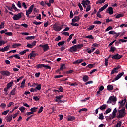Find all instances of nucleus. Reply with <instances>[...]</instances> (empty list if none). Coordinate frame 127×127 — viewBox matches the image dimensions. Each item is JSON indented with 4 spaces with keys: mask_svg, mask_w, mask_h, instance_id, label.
<instances>
[{
    "mask_svg": "<svg viewBox=\"0 0 127 127\" xmlns=\"http://www.w3.org/2000/svg\"><path fill=\"white\" fill-rule=\"evenodd\" d=\"M18 26H23L25 28H27L28 27V25L27 24H22L21 25H18Z\"/></svg>",
    "mask_w": 127,
    "mask_h": 127,
    "instance_id": "nucleus-38",
    "label": "nucleus"
},
{
    "mask_svg": "<svg viewBox=\"0 0 127 127\" xmlns=\"http://www.w3.org/2000/svg\"><path fill=\"white\" fill-rule=\"evenodd\" d=\"M64 44H65V41H63L58 43L57 45H58V46H60L61 45H64Z\"/></svg>",
    "mask_w": 127,
    "mask_h": 127,
    "instance_id": "nucleus-32",
    "label": "nucleus"
},
{
    "mask_svg": "<svg viewBox=\"0 0 127 127\" xmlns=\"http://www.w3.org/2000/svg\"><path fill=\"white\" fill-rule=\"evenodd\" d=\"M81 112H88V109L87 108H82L79 110V112L81 113Z\"/></svg>",
    "mask_w": 127,
    "mask_h": 127,
    "instance_id": "nucleus-40",
    "label": "nucleus"
},
{
    "mask_svg": "<svg viewBox=\"0 0 127 127\" xmlns=\"http://www.w3.org/2000/svg\"><path fill=\"white\" fill-rule=\"evenodd\" d=\"M35 37H36L35 36H27L25 38V39L27 40H32V39H34V38H35Z\"/></svg>",
    "mask_w": 127,
    "mask_h": 127,
    "instance_id": "nucleus-21",
    "label": "nucleus"
},
{
    "mask_svg": "<svg viewBox=\"0 0 127 127\" xmlns=\"http://www.w3.org/2000/svg\"><path fill=\"white\" fill-rule=\"evenodd\" d=\"M76 118L74 116H69L68 118V121L72 122V121H74Z\"/></svg>",
    "mask_w": 127,
    "mask_h": 127,
    "instance_id": "nucleus-22",
    "label": "nucleus"
},
{
    "mask_svg": "<svg viewBox=\"0 0 127 127\" xmlns=\"http://www.w3.org/2000/svg\"><path fill=\"white\" fill-rule=\"evenodd\" d=\"M0 107L2 109H5V108L6 107V104H5V103H1L0 105Z\"/></svg>",
    "mask_w": 127,
    "mask_h": 127,
    "instance_id": "nucleus-44",
    "label": "nucleus"
},
{
    "mask_svg": "<svg viewBox=\"0 0 127 127\" xmlns=\"http://www.w3.org/2000/svg\"><path fill=\"white\" fill-rule=\"evenodd\" d=\"M118 112L119 115L117 116V119H122V118H124L126 116V109L125 107L121 110L118 109Z\"/></svg>",
    "mask_w": 127,
    "mask_h": 127,
    "instance_id": "nucleus-2",
    "label": "nucleus"
},
{
    "mask_svg": "<svg viewBox=\"0 0 127 127\" xmlns=\"http://www.w3.org/2000/svg\"><path fill=\"white\" fill-rule=\"evenodd\" d=\"M62 77H64V75H56L55 76V79H59V78H62Z\"/></svg>",
    "mask_w": 127,
    "mask_h": 127,
    "instance_id": "nucleus-56",
    "label": "nucleus"
},
{
    "mask_svg": "<svg viewBox=\"0 0 127 127\" xmlns=\"http://www.w3.org/2000/svg\"><path fill=\"white\" fill-rule=\"evenodd\" d=\"M22 12H20L17 14H15L13 17V20H19L22 17Z\"/></svg>",
    "mask_w": 127,
    "mask_h": 127,
    "instance_id": "nucleus-6",
    "label": "nucleus"
},
{
    "mask_svg": "<svg viewBox=\"0 0 127 127\" xmlns=\"http://www.w3.org/2000/svg\"><path fill=\"white\" fill-rule=\"evenodd\" d=\"M116 50H117V48H116L114 46H111L110 48V50H109L110 52H112L114 53L115 52V51H116Z\"/></svg>",
    "mask_w": 127,
    "mask_h": 127,
    "instance_id": "nucleus-24",
    "label": "nucleus"
},
{
    "mask_svg": "<svg viewBox=\"0 0 127 127\" xmlns=\"http://www.w3.org/2000/svg\"><path fill=\"white\" fill-rule=\"evenodd\" d=\"M108 34H112V35H114V34H116V32H115V31H110L108 32Z\"/></svg>",
    "mask_w": 127,
    "mask_h": 127,
    "instance_id": "nucleus-61",
    "label": "nucleus"
},
{
    "mask_svg": "<svg viewBox=\"0 0 127 127\" xmlns=\"http://www.w3.org/2000/svg\"><path fill=\"white\" fill-rule=\"evenodd\" d=\"M114 16H115V18H117L119 19L121 17H124V13H121V14H118L117 15H114Z\"/></svg>",
    "mask_w": 127,
    "mask_h": 127,
    "instance_id": "nucleus-23",
    "label": "nucleus"
},
{
    "mask_svg": "<svg viewBox=\"0 0 127 127\" xmlns=\"http://www.w3.org/2000/svg\"><path fill=\"white\" fill-rule=\"evenodd\" d=\"M83 61H84V60L82 59H78L73 62V64H80V63H82Z\"/></svg>",
    "mask_w": 127,
    "mask_h": 127,
    "instance_id": "nucleus-16",
    "label": "nucleus"
},
{
    "mask_svg": "<svg viewBox=\"0 0 127 127\" xmlns=\"http://www.w3.org/2000/svg\"><path fill=\"white\" fill-rule=\"evenodd\" d=\"M112 111V109L111 108H108L106 111H105V113L104 114H109V113H111Z\"/></svg>",
    "mask_w": 127,
    "mask_h": 127,
    "instance_id": "nucleus-42",
    "label": "nucleus"
},
{
    "mask_svg": "<svg viewBox=\"0 0 127 127\" xmlns=\"http://www.w3.org/2000/svg\"><path fill=\"white\" fill-rule=\"evenodd\" d=\"M117 101V97L112 96H110L107 101V104H111L112 102H116Z\"/></svg>",
    "mask_w": 127,
    "mask_h": 127,
    "instance_id": "nucleus-7",
    "label": "nucleus"
},
{
    "mask_svg": "<svg viewBox=\"0 0 127 127\" xmlns=\"http://www.w3.org/2000/svg\"><path fill=\"white\" fill-rule=\"evenodd\" d=\"M91 10V5L87 6L86 10V12H88Z\"/></svg>",
    "mask_w": 127,
    "mask_h": 127,
    "instance_id": "nucleus-48",
    "label": "nucleus"
},
{
    "mask_svg": "<svg viewBox=\"0 0 127 127\" xmlns=\"http://www.w3.org/2000/svg\"><path fill=\"white\" fill-rule=\"evenodd\" d=\"M64 68H66L65 67V64H62L61 65V67L60 68V69H61V71H63L64 70Z\"/></svg>",
    "mask_w": 127,
    "mask_h": 127,
    "instance_id": "nucleus-28",
    "label": "nucleus"
},
{
    "mask_svg": "<svg viewBox=\"0 0 127 127\" xmlns=\"http://www.w3.org/2000/svg\"><path fill=\"white\" fill-rule=\"evenodd\" d=\"M9 47H10V45H7V46H5L4 47V52L5 51H8V50H9Z\"/></svg>",
    "mask_w": 127,
    "mask_h": 127,
    "instance_id": "nucleus-30",
    "label": "nucleus"
},
{
    "mask_svg": "<svg viewBox=\"0 0 127 127\" xmlns=\"http://www.w3.org/2000/svg\"><path fill=\"white\" fill-rule=\"evenodd\" d=\"M64 96L63 95H59L56 97V100H57V101H58V100H61V99H62V98H64Z\"/></svg>",
    "mask_w": 127,
    "mask_h": 127,
    "instance_id": "nucleus-29",
    "label": "nucleus"
},
{
    "mask_svg": "<svg viewBox=\"0 0 127 127\" xmlns=\"http://www.w3.org/2000/svg\"><path fill=\"white\" fill-rule=\"evenodd\" d=\"M94 28H95V25H91L87 29L88 30H93V29Z\"/></svg>",
    "mask_w": 127,
    "mask_h": 127,
    "instance_id": "nucleus-51",
    "label": "nucleus"
},
{
    "mask_svg": "<svg viewBox=\"0 0 127 127\" xmlns=\"http://www.w3.org/2000/svg\"><path fill=\"white\" fill-rule=\"evenodd\" d=\"M33 7H34V5H32L29 8L28 10H26V15L27 17L30 18L29 17V14H31V13L32 12V11L33 10Z\"/></svg>",
    "mask_w": 127,
    "mask_h": 127,
    "instance_id": "nucleus-5",
    "label": "nucleus"
},
{
    "mask_svg": "<svg viewBox=\"0 0 127 127\" xmlns=\"http://www.w3.org/2000/svg\"><path fill=\"white\" fill-rule=\"evenodd\" d=\"M5 34L6 35H8V36H12V32H11L5 33Z\"/></svg>",
    "mask_w": 127,
    "mask_h": 127,
    "instance_id": "nucleus-53",
    "label": "nucleus"
},
{
    "mask_svg": "<svg viewBox=\"0 0 127 127\" xmlns=\"http://www.w3.org/2000/svg\"><path fill=\"white\" fill-rule=\"evenodd\" d=\"M90 2H91L89 0H86L85 1V5H87V6L88 5H89V4H90Z\"/></svg>",
    "mask_w": 127,
    "mask_h": 127,
    "instance_id": "nucleus-60",
    "label": "nucleus"
},
{
    "mask_svg": "<svg viewBox=\"0 0 127 127\" xmlns=\"http://www.w3.org/2000/svg\"><path fill=\"white\" fill-rule=\"evenodd\" d=\"M94 65H95V64H88L86 67L87 68H93L94 67Z\"/></svg>",
    "mask_w": 127,
    "mask_h": 127,
    "instance_id": "nucleus-43",
    "label": "nucleus"
},
{
    "mask_svg": "<svg viewBox=\"0 0 127 127\" xmlns=\"http://www.w3.org/2000/svg\"><path fill=\"white\" fill-rule=\"evenodd\" d=\"M4 24H5V23L4 22L1 23V24H0V29H2V28H4Z\"/></svg>",
    "mask_w": 127,
    "mask_h": 127,
    "instance_id": "nucleus-34",
    "label": "nucleus"
},
{
    "mask_svg": "<svg viewBox=\"0 0 127 127\" xmlns=\"http://www.w3.org/2000/svg\"><path fill=\"white\" fill-rule=\"evenodd\" d=\"M99 116L98 119H99V120H104V115L103 113L99 114Z\"/></svg>",
    "mask_w": 127,
    "mask_h": 127,
    "instance_id": "nucleus-35",
    "label": "nucleus"
},
{
    "mask_svg": "<svg viewBox=\"0 0 127 127\" xmlns=\"http://www.w3.org/2000/svg\"><path fill=\"white\" fill-rule=\"evenodd\" d=\"M82 79L83 82H88V81H89V76H88V75H84Z\"/></svg>",
    "mask_w": 127,
    "mask_h": 127,
    "instance_id": "nucleus-19",
    "label": "nucleus"
},
{
    "mask_svg": "<svg viewBox=\"0 0 127 127\" xmlns=\"http://www.w3.org/2000/svg\"><path fill=\"white\" fill-rule=\"evenodd\" d=\"M43 106H41L39 109L38 114H40V113H41L43 111Z\"/></svg>",
    "mask_w": 127,
    "mask_h": 127,
    "instance_id": "nucleus-57",
    "label": "nucleus"
},
{
    "mask_svg": "<svg viewBox=\"0 0 127 127\" xmlns=\"http://www.w3.org/2000/svg\"><path fill=\"white\" fill-rule=\"evenodd\" d=\"M40 46L42 47L44 52L47 51L49 49V46L48 44H45V45H41Z\"/></svg>",
    "mask_w": 127,
    "mask_h": 127,
    "instance_id": "nucleus-11",
    "label": "nucleus"
},
{
    "mask_svg": "<svg viewBox=\"0 0 127 127\" xmlns=\"http://www.w3.org/2000/svg\"><path fill=\"white\" fill-rule=\"evenodd\" d=\"M25 85V79H23L22 81V82L21 83L20 88H24Z\"/></svg>",
    "mask_w": 127,
    "mask_h": 127,
    "instance_id": "nucleus-33",
    "label": "nucleus"
},
{
    "mask_svg": "<svg viewBox=\"0 0 127 127\" xmlns=\"http://www.w3.org/2000/svg\"><path fill=\"white\" fill-rule=\"evenodd\" d=\"M118 112V110H117V108H115L114 110L112 112V115H115L116 116V114H117V112Z\"/></svg>",
    "mask_w": 127,
    "mask_h": 127,
    "instance_id": "nucleus-52",
    "label": "nucleus"
},
{
    "mask_svg": "<svg viewBox=\"0 0 127 127\" xmlns=\"http://www.w3.org/2000/svg\"><path fill=\"white\" fill-rule=\"evenodd\" d=\"M116 118V115L115 114H112L111 116H109V120H112V119H114Z\"/></svg>",
    "mask_w": 127,
    "mask_h": 127,
    "instance_id": "nucleus-59",
    "label": "nucleus"
},
{
    "mask_svg": "<svg viewBox=\"0 0 127 127\" xmlns=\"http://www.w3.org/2000/svg\"><path fill=\"white\" fill-rule=\"evenodd\" d=\"M12 9H14L15 11L18 10V9L15 6L14 4H12Z\"/></svg>",
    "mask_w": 127,
    "mask_h": 127,
    "instance_id": "nucleus-41",
    "label": "nucleus"
},
{
    "mask_svg": "<svg viewBox=\"0 0 127 127\" xmlns=\"http://www.w3.org/2000/svg\"><path fill=\"white\" fill-rule=\"evenodd\" d=\"M19 109L20 111H21V113H24V111H25V107L21 106V107H19Z\"/></svg>",
    "mask_w": 127,
    "mask_h": 127,
    "instance_id": "nucleus-31",
    "label": "nucleus"
},
{
    "mask_svg": "<svg viewBox=\"0 0 127 127\" xmlns=\"http://www.w3.org/2000/svg\"><path fill=\"white\" fill-rule=\"evenodd\" d=\"M78 6L79 7L80 10L81 11H82V10H83V7L82 6V5L81 4V3H79L78 4Z\"/></svg>",
    "mask_w": 127,
    "mask_h": 127,
    "instance_id": "nucleus-54",
    "label": "nucleus"
},
{
    "mask_svg": "<svg viewBox=\"0 0 127 127\" xmlns=\"http://www.w3.org/2000/svg\"><path fill=\"white\" fill-rule=\"evenodd\" d=\"M34 52H35V51H32L30 54L29 55L30 59H32V57H35L36 56H38V54L34 53Z\"/></svg>",
    "mask_w": 127,
    "mask_h": 127,
    "instance_id": "nucleus-10",
    "label": "nucleus"
},
{
    "mask_svg": "<svg viewBox=\"0 0 127 127\" xmlns=\"http://www.w3.org/2000/svg\"><path fill=\"white\" fill-rule=\"evenodd\" d=\"M58 90L59 92H61V93H63V88L61 86H60Z\"/></svg>",
    "mask_w": 127,
    "mask_h": 127,
    "instance_id": "nucleus-62",
    "label": "nucleus"
},
{
    "mask_svg": "<svg viewBox=\"0 0 127 127\" xmlns=\"http://www.w3.org/2000/svg\"><path fill=\"white\" fill-rule=\"evenodd\" d=\"M122 76H124V72H122L117 75L115 79L112 80V82H115V81H118V80H119V79H120L121 77H122Z\"/></svg>",
    "mask_w": 127,
    "mask_h": 127,
    "instance_id": "nucleus-9",
    "label": "nucleus"
},
{
    "mask_svg": "<svg viewBox=\"0 0 127 127\" xmlns=\"http://www.w3.org/2000/svg\"><path fill=\"white\" fill-rule=\"evenodd\" d=\"M85 38H88L89 39H94V37L92 35H88L85 37Z\"/></svg>",
    "mask_w": 127,
    "mask_h": 127,
    "instance_id": "nucleus-50",
    "label": "nucleus"
},
{
    "mask_svg": "<svg viewBox=\"0 0 127 127\" xmlns=\"http://www.w3.org/2000/svg\"><path fill=\"white\" fill-rule=\"evenodd\" d=\"M12 118H13V116H12V115H10L7 117V122H11V121H12Z\"/></svg>",
    "mask_w": 127,
    "mask_h": 127,
    "instance_id": "nucleus-25",
    "label": "nucleus"
},
{
    "mask_svg": "<svg viewBox=\"0 0 127 127\" xmlns=\"http://www.w3.org/2000/svg\"><path fill=\"white\" fill-rule=\"evenodd\" d=\"M14 57H15V58H16V59H20V57L19 56V54L14 55Z\"/></svg>",
    "mask_w": 127,
    "mask_h": 127,
    "instance_id": "nucleus-63",
    "label": "nucleus"
},
{
    "mask_svg": "<svg viewBox=\"0 0 127 127\" xmlns=\"http://www.w3.org/2000/svg\"><path fill=\"white\" fill-rule=\"evenodd\" d=\"M106 1V0H99L96 2V4H102V3H104Z\"/></svg>",
    "mask_w": 127,
    "mask_h": 127,
    "instance_id": "nucleus-27",
    "label": "nucleus"
},
{
    "mask_svg": "<svg viewBox=\"0 0 127 127\" xmlns=\"http://www.w3.org/2000/svg\"><path fill=\"white\" fill-rule=\"evenodd\" d=\"M107 12L111 15V14H113L114 13V10H113V8L112 7H109L107 9Z\"/></svg>",
    "mask_w": 127,
    "mask_h": 127,
    "instance_id": "nucleus-15",
    "label": "nucleus"
},
{
    "mask_svg": "<svg viewBox=\"0 0 127 127\" xmlns=\"http://www.w3.org/2000/svg\"><path fill=\"white\" fill-rule=\"evenodd\" d=\"M53 28L55 31H60L63 28V25H60L58 23H56L53 25Z\"/></svg>",
    "mask_w": 127,
    "mask_h": 127,
    "instance_id": "nucleus-3",
    "label": "nucleus"
},
{
    "mask_svg": "<svg viewBox=\"0 0 127 127\" xmlns=\"http://www.w3.org/2000/svg\"><path fill=\"white\" fill-rule=\"evenodd\" d=\"M59 40H61V37L60 36H58L55 39V41H59Z\"/></svg>",
    "mask_w": 127,
    "mask_h": 127,
    "instance_id": "nucleus-47",
    "label": "nucleus"
},
{
    "mask_svg": "<svg viewBox=\"0 0 127 127\" xmlns=\"http://www.w3.org/2000/svg\"><path fill=\"white\" fill-rule=\"evenodd\" d=\"M33 24H35L36 25H40V24H41L42 23V22H38L37 21H35L33 22Z\"/></svg>",
    "mask_w": 127,
    "mask_h": 127,
    "instance_id": "nucleus-46",
    "label": "nucleus"
},
{
    "mask_svg": "<svg viewBox=\"0 0 127 127\" xmlns=\"http://www.w3.org/2000/svg\"><path fill=\"white\" fill-rule=\"evenodd\" d=\"M100 12H101L98 11L96 15H97V17H99V18H102V15L101 14H100Z\"/></svg>",
    "mask_w": 127,
    "mask_h": 127,
    "instance_id": "nucleus-55",
    "label": "nucleus"
},
{
    "mask_svg": "<svg viewBox=\"0 0 127 127\" xmlns=\"http://www.w3.org/2000/svg\"><path fill=\"white\" fill-rule=\"evenodd\" d=\"M1 73L2 75L7 76V77H9V76H10V72L8 71H2Z\"/></svg>",
    "mask_w": 127,
    "mask_h": 127,
    "instance_id": "nucleus-13",
    "label": "nucleus"
},
{
    "mask_svg": "<svg viewBox=\"0 0 127 127\" xmlns=\"http://www.w3.org/2000/svg\"><path fill=\"white\" fill-rule=\"evenodd\" d=\"M36 90H38V91H40L41 90V84H38L36 87Z\"/></svg>",
    "mask_w": 127,
    "mask_h": 127,
    "instance_id": "nucleus-37",
    "label": "nucleus"
},
{
    "mask_svg": "<svg viewBox=\"0 0 127 127\" xmlns=\"http://www.w3.org/2000/svg\"><path fill=\"white\" fill-rule=\"evenodd\" d=\"M36 67L37 69H41L42 68H44V64H39L36 65Z\"/></svg>",
    "mask_w": 127,
    "mask_h": 127,
    "instance_id": "nucleus-20",
    "label": "nucleus"
},
{
    "mask_svg": "<svg viewBox=\"0 0 127 127\" xmlns=\"http://www.w3.org/2000/svg\"><path fill=\"white\" fill-rule=\"evenodd\" d=\"M66 73V74H72L74 73V70H68V71H67Z\"/></svg>",
    "mask_w": 127,
    "mask_h": 127,
    "instance_id": "nucleus-58",
    "label": "nucleus"
},
{
    "mask_svg": "<svg viewBox=\"0 0 127 127\" xmlns=\"http://www.w3.org/2000/svg\"><path fill=\"white\" fill-rule=\"evenodd\" d=\"M37 109H38V108L37 107H33L30 109V111L32 113H33V114L34 113H35V112H36V111H37Z\"/></svg>",
    "mask_w": 127,
    "mask_h": 127,
    "instance_id": "nucleus-26",
    "label": "nucleus"
},
{
    "mask_svg": "<svg viewBox=\"0 0 127 127\" xmlns=\"http://www.w3.org/2000/svg\"><path fill=\"white\" fill-rule=\"evenodd\" d=\"M71 25L72 26H79V24L78 23H71Z\"/></svg>",
    "mask_w": 127,
    "mask_h": 127,
    "instance_id": "nucleus-64",
    "label": "nucleus"
},
{
    "mask_svg": "<svg viewBox=\"0 0 127 127\" xmlns=\"http://www.w3.org/2000/svg\"><path fill=\"white\" fill-rule=\"evenodd\" d=\"M13 84V81H11L10 82H9V83H8L7 84V87L6 88L4 89V91L5 92V94L6 95H8V90H9V89H10V88H11V87H12V85Z\"/></svg>",
    "mask_w": 127,
    "mask_h": 127,
    "instance_id": "nucleus-4",
    "label": "nucleus"
},
{
    "mask_svg": "<svg viewBox=\"0 0 127 127\" xmlns=\"http://www.w3.org/2000/svg\"><path fill=\"white\" fill-rule=\"evenodd\" d=\"M98 109L101 110V111H104V110H106V109H107V105L106 104H103L100 107H98Z\"/></svg>",
    "mask_w": 127,
    "mask_h": 127,
    "instance_id": "nucleus-17",
    "label": "nucleus"
},
{
    "mask_svg": "<svg viewBox=\"0 0 127 127\" xmlns=\"http://www.w3.org/2000/svg\"><path fill=\"white\" fill-rule=\"evenodd\" d=\"M81 19L80 17L76 16L72 19V22L75 23V22H79V21Z\"/></svg>",
    "mask_w": 127,
    "mask_h": 127,
    "instance_id": "nucleus-12",
    "label": "nucleus"
},
{
    "mask_svg": "<svg viewBox=\"0 0 127 127\" xmlns=\"http://www.w3.org/2000/svg\"><path fill=\"white\" fill-rule=\"evenodd\" d=\"M16 91V89L14 88L11 91V95H12V96H15V91Z\"/></svg>",
    "mask_w": 127,
    "mask_h": 127,
    "instance_id": "nucleus-36",
    "label": "nucleus"
},
{
    "mask_svg": "<svg viewBox=\"0 0 127 127\" xmlns=\"http://www.w3.org/2000/svg\"><path fill=\"white\" fill-rule=\"evenodd\" d=\"M73 36H74V34H71L69 36V38H68L67 40L68 42H69L70 40H71V39H72V38H73Z\"/></svg>",
    "mask_w": 127,
    "mask_h": 127,
    "instance_id": "nucleus-39",
    "label": "nucleus"
},
{
    "mask_svg": "<svg viewBox=\"0 0 127 127\" xmlns=\"http://www.w3.org/2000/svg\"><path fill=\"white\" fill-rule=\"evenodd\" d=\"M83 46H84V45L83 44L74 45L70 48L69 51L70 52H76L78 51V50L81 49Z\"/></svg>",
    "mask_w": 127,
    "mask_h": 127,
    "instance_id": "nucleus-1",
    "label": "nucleus"
},
{
    "mask_svg": "<svg viewBox=\"0 0 127 127\" xmlns=\"http://www.w3.org/2000/svg\"><path fill=\"white\" fill-rule=\"evenodd\" d=\"M94 24H102L101 21H95L93 22Z\"/></svg>",
    "mask_w": 127,
    "mask_h": 127,
    "instance_id": "nucleus-49",
    "label": "nucleus"
},
{
    "mask_svg": "<svg viewBox=\"0 0 127 127\" xmlns=\"http://www.w3.org/2000/svg\"><path fill=\"white\" fill-rule=\"evenodd\" d=\"M63 35H65V36H69L70 34L68 32H64L62 33Z\"/></svg>",
    "mask_w": 127,
    "mask_h": 127,
    "instance_id": "nucleus-45",
    "label": "nucleus"
},
{
    "mask_svg": "<svg viewBox=\"0 0 127 127\" xmlns=\"http://www.w3.org/2000/svg\"><path fill=\"white\" fill-rule=\"evenodd\" d=\"M114 89V86L112 85H108L107 87V90L108 91H113Z\"/></svg>",
    "mask_w": 127,
    "mask_h": 127,
    "instance_id": "nucleus-18",
    "label": "nucleus"
},
{
    "mask_svg": "<svg viewBox=\"0 0 127 127\" xmlns=\"http://www.w3.org/2000/svg\"><path fill=\"white\" fill-rule=\"evenodd\" d=\"M123 57V55H119V54L117 53L116 54L112 56V59H116L117 60H119V59H121Z\"/></svg>",
    "mask_w": 127,
    "mask_h": 127,
    "instance_id": "nucleus-8",
    "label": "nucleus"
},
{
    "mask_svg": "<svg viewBox=\"0 0 127 127\" xmlns=\"http://www.w3.org/2000/svg\"><path fill=\"white\" fill-rule=\"evenodd\" d=\"M108 5H109L108 4H106L103 7H102L100 9H99L98 11H99V12H102V11L105 10V9H106V8L108 7Z\"/></svg>",
    "mask_w": 127,
    "mask_h": 127,
    "instance_id": "nucleus-14",
    "label": "nucleus"
}]
</instances>
